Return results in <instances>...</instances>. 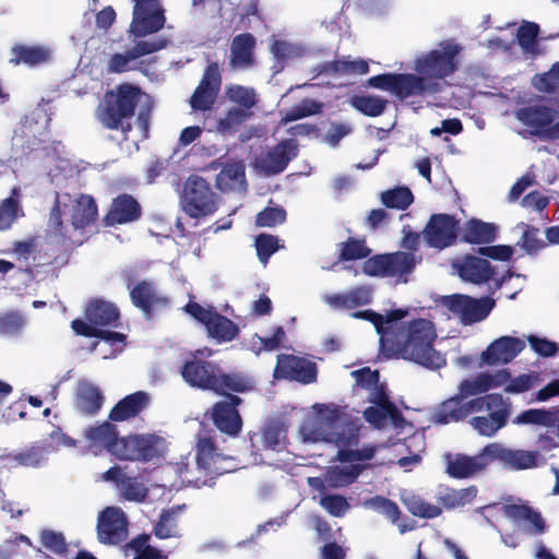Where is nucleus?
Segmentation results:
<instances>
[{
    "label": "nucleus",
    "mask_w": 559,
    "mask_h": 559,
    "mask_svg": "<svg viewBox=\"0 0 559 559\" xmlns=\"http://www.w3.org/2000/svg\"><path fill=\"white\" fill-rule=\"evenodd\" d=\"M485 380L484 372L462 380L459 392L437 407L432 421L448 425L463 421L472 414L486 413L472 417L468 424L480 436L493 437L508 424L511 404L499 393L486 394L489 389Z\"/></svg>",
    "instance_id": "obj_1"
},
{
    "label": "nucleus",
    "mask_w": 559,
    "mask_h": 559,
    "mask_svg": "<svg viewBox=\"0 0 559 559\" xmlns=\"http://www.w3.org/2000/svg\"><path fill=\"white\" fill-rule=\"evenodd\" d=\"M143 98H145V105L140 108L135 122L141 131L142 139H147L150 134L153 102L151 97L135 84L121 83L114 90L107 91L97 107L96 117L106 129L119 130L127 139L128 134L132 131L130 120L134 117L136 108L140 106Z\"/></svg>",
    "instance_id": "obj_2"
},
{
    "label": "nucleus",
    "mask_w": 559,
    "mask_h": 559,
    "mask_svg": "<svg viewBox=\"0 0 559 559\" xmlns=\"http://www.w3.org/2000/svg\"><path fill=\"white\" fill-rule=\"evenodd\" d=\"M437 337L433 323L427 319H414L397 333H384L380 342L382 354L388 357H401L429 369H440L447 360L435 348Z\"/></svg>",
    "instance_id": "obj_3"
},
{
    "label": "nucleus",
    "mask_w": 559,
    "mask_h": 559,
    "mask_svg": "<svg viewBox=\"0 0 559 559\" xmlns=\"http://www.w3.org/2000/svg\"><path fill=\"white\" fill-rule=\"evenodd\" d=\"M404 237L401 247L408 250L396 251L392 253L376 254L364 261L362 273L371 277H393L407 276L416 264L421 261V257H416L414 252L419 249L420 234L403 228Z\"/></svg>",
    "instance_id": "obj_4"
},
{
    "label": "nucleus",
    "mask_w": 559,
    "mask_h": 559,
    "mask_svg": "<svg viewBox=\"0 0 559 559\" xmlns=\"http://www.w3.org/2000/svg\"><path fill=\"white\" fill-rule=\"evenodd\" d=\"M335 409L332 412L328 428L322 431V440L338 448L336 460L342 463L368 461L376 452V445L354 449L359 443V428L350 420L342 418Z\"/></svg>",
    "instance_id": "obj_5"
},
{
    "label": "nucleus",
    "mask_w": 559,
    "mask_h": 559,
    "mask_svg": "<svg viewBox=\"0 0 559 559\" xmlns=\"http://www.w3.org/2000/svg\"><path fill=\"white\" fill-rule=\"evenodd\" d=\"M515 119L525 127L519 131L523 139L559 140V111L544 104H528L514 111Z\"/></svg>",
    "instance_id": "obj_6"
},
{
    "label": "nucleus",
    "mask_w": 559,
    "mask_h": 559,
    "mask_svg": "<svg viewBox=\"0 0 559 559\" xmlns=\"http://www.w3.org/2000/svg\"><path fill=\"white\" fill-rule=\"evenodd\" d=\"M462 47L454 40H443L438 49H432L416 58L414 70L425 81L433 82L452 75L459 68L457 57Z\"/></svg>",
    "instance_id": "obj_7"
},
{
    "label": "nucleus",
    "mask_w": 559,
    "mask_h": 559,
    "mask_svg": "<svg viewBox=\"0 0 559 559\" xmlns=\"http://www.w3.org/2000/svg\"><path fill=\"white\" fill-rule=\"evenodd\" d=\"M109 454L120 461L151 462L163 456L165 452V439L154 435L117 436L115 442L109 445Z\"/></svg>",
    "instance_id": "obj_8"
},
{
    "label": "nucleus",
    "mask_w": 559,
    "mask_h": 559,
    "mask_svg": "<svg viewBox=\"0 0 559 559\" xmlns=\"http://www.w3.org/2000/svg\"><path fill=\"white\" fill-rule=\"evenodd\" d=\"M180 203L189 217H205L216 212L217 195L204 178L192 175L183 183Z\"/></svg>",
    "instance_id": "obj_9"
},
{
    "label": "nucleus",
    "mask_w": 559,
    "mask_h": 559,
    "mask_svg": "<svg viewBox=\"0 0 559 559\" xmlns=\"http://www.w3.org/2000/svg\"><path fill=\"white\" fill-rule=\"evenodd\" d=\"M441 302L451 313L459 317L465 325L485 320L496 305L490 297L477 299L460 294L444 296Z\"/></svg>",
    "instance_id": "obj_10"
},
{
    "label": "nucleus",
    "mask_w": 559,
    "mask_h": 559,
    "mask_svg": "<svg viewBox=\"0 0 559 559\" xmlns=\"http://www.w3.org/2000/svg\"><path fill=\"white\" fill-rule=\"evenodd\" d=\"M218 371V364L202 358L199 350L190 354L179 369L190 386L209 391H213Z\"/></svg>",
    "instance_id": "obj_11"
},
{
    "label": "nucleus",
    "mask_w": 559,
    "mask_h": 559,
    "mask_svg": "<svg viewBox=\"0 0 559 559\" xmlns=\"http://www.w3.org/2000/svg\"><path fill=\"white\" fill-rule=\"evenodd\" d=\"M273 377L302 384L317 381L318 367L314 361L293 354H280L276 359Z\"/></svg>",
    "instance_id": "obj_12"
},
{
    "label": "nucleus",
    "mask_w": 559,
    "mask_h": 559,
    "mask_svg": "<svg viewBox=\"0 0 559 559\" xmlns=\"http://www.w3.org/2000/svg\"><path fill=\"white\" fill-rule=\"evenodd\" d=\"M128 518L118 507L105 508L97 518V539L103 545H120L128 537Z\"/></svg>",
    "instance_id": "obj_13"
},
{
    "label": "nucleus",
    "mask_w": 559,
    "mask_h": 559,
    "mask_svg": "<svg viewBox=\"0 0 559 559\" xmlns=\"http://www.w3.org/2000/svg\"><path fill=\"white\" fill-rule=\"evenodd\" d=\"M287 424L281 418H270L259 431L249 435L251 454L263 451H282L287 443Z\"/></svg>",
    "instance_id": "obj_14"
},
{
    "label": "nucleus",
    "mask_w": 559,
    "mask_h": 559,
    "mask_svg": "<svg viewBox=\"0 0 559 559\" xmlns=\"http://www.w3.org/2000/svg\"><path fill=\"white\" fill-rule=\"evenodd\" d=\"M134 2L130 28L135 37L156 33L164 27L165 15L159 0H134Z\"/></svg>",
    "instance_id": "obj_15"
},
{
    "label": "nucleus",
    "mask_w": 559,
    "mask_h": 559,
    "mask_svg": "<svg viewBox=\"0 0 559 559\" xmlns=\"http://www.w3.org/2000/svg\"><path fill=\"white\" fill-rule=\"evenodd\" d=\"M459 228L453 215L439 213L430 216L421 234L429 247L442 250L455 243Z\"/></svg>",
    "instance_id": "obj_16"
},
{
    "label": "nucleus",
    "mask_w": 559,
    "mask_h": 559,
    "mask_svg": "<svg viewBox=\"0 0 559 559\" xmlns=\"http://www.w3.org/2000/svg\"><path fill=\"white\" fill-rule=\"evenodd\" d=\"M132 305L139 309L146 319H152L158 310L169 307V297L163 295L153 281L136 282L129 290Z\"/></svg>",
    "instance_id": "obj_17"
},
{
    "label": "nucleus",
    "mask_w": 559,
    "mask_h": 559,
    "mask_svg": "<svg viewBox=\"0 0 559 559\" xmlns=\"http://www.w3.org/2000/svg\"><path fill=\"white\" fill-rule=\"evenodd\" d=\"M242 399L235 394H228L226 400L216 402L211 412L213 425L221 432L229 437H238L242 430L243 421L238 411Z\"/></svg>",
    "instance_id": "obj_18"
},
{
    "label": "nucleus",
    "mask_w": 559,
    "mask_h": 559,
    "mask_svg": "<svg viewBox=\"0 0 559 559\" xmlns=\"http://www.w3.org/2000/svg\"><path fill=\"white\" fill-rule=\"evenodd\" d=\"M222 86V73L218 62H211L204 70L203 76L194 90L190 105L192 109L206 111L210 110Z\"/></svg>",
    "instance_id": "obj_19"
},
{
    "label": "nucleus",
    "mask_w": 559,
    "mask_h": 559,
    "mask_svg": "<svg viewBox=\"0 0 559 559\" xmlns=\"http://www.w3.org/2000/svg\"><path fill=\"white\" fill-rule=\"evenodd\" d=\"M140 202L129 193H120L111 200L103 222L107 227L134 223L142 217Z\"/></svg>",
    "instance_id": "obj_20"
},
{
    "label": "nucleus",
    "mask_w": 559,
    "mask_h": 559,
    "mask_svg": "<svg viewBox=\"0 0 559 559\" xmlns=\"http://www.w3.org/2000/svg\"><path fill=\"white\" fill-rule=\"evenodd\" d=\"M195 460L198 468L203 471L204 475L210 476L211 479L217 475L229 472L226 462L230 460V457L219 452L212 438L205 437L199 439Z\"/></svg>",
    "instance_id": "obj_21"
},
{
    "label": "nucleus",
    "mask_w": 559,
    "mask_h": 559,
    "mask_svg": "<svg viewBox=\"0 0 559 559\" xmlns=\"http://www.w3.org/2000/svg\"><path fill=\"white\" fill-rule=\"evenodd\" d=\"M525 342L514 336H501L481 353V365L496 366L512 361L523 349Z\"/></svg>",
    "instance_id": "obj_22"
},
{
    "label": "nucleus",
    "mask_w": 559,
    "mask_h": 559,
    "mask_svg": "<svg viewBox=\"0 0 559 559\" xmlns=\"http://www.w3.org/2000/svg\"><path fill=\"white\" fill-rule=\"evenodd\" d=\"M491 463L490 455L486 452V445L476 455L469 456L457 453L454 456L448 455L447 473L452 478H469L484 471Z\"/></svg>",
    "instance_id": "obj_23"
},
{
    "label": "nucleus",
    "mask_w": 559,
    "mask_h": 559,
    "mask_svg": "<svg viewBox=\"0 0 559 559\" xmlns=\"http://www.w3.org/2000/svg\"><path fill=\"white\" fill-rule=\"evenodd\" d=\"M491 462L498 461L511 469H527L537 466V453L526 450H511L498 442L486 445Z\"/></svg>",
    "instance_id": "obj_24"
},
{
    "label": "nucleus",
    "mask_w": 559,
    "mask_h": 559,
    "mask_svg": "<svg viewBox=\"0 0 559 559\" xmlns=\"http://www.w3.org/2000/svg\"><path fill=\"white\" fill-rule=\"evenodd\" d=\"M296 156L297 145L293 140H284L258 158L257 167L265 175H277L284 171L289 162Z\"/></svg>",
    "instance_id": "obj_25"
},
{
    "label": "nucleus",
    "mask_w": 559,
    "mask_h": 559,
    "mask_svg": "<svg viewBox=\"0 0 559 559\" xmlns=\"http://www.w3.org/2000/svg\"><path fill=\"white\" fill-rule=\"evenodd\" d=\"M48 453L47 445L35 441L2 455V461L12 468H39L46 464Z\"/></svg>",
    "instance_id": "obj_26"
},
{
    "label": "nucleus",
    "mask_w": 559,
    "mask_h": 559,
    "mask_svg": "<svg viewBox=\"0 0 559 559\" xmlns=\"http://www.w3.org/2000/svg\"><path fill=\"white\" fill-rule=\"evenodd\" d=\"M440 84L438 82H427L420 74L396 73L393 95L404 100L409 97L424 96L426 93H438Z\"/></svg>",
    "instance_id": "obj_27"
},
{
    "label": "nucleus",
    "mask_w": 559,
    "mask_h": 559,
    "mask_svg": "<svg viewBox=\"0 0 559 559\" xmlns=\"http://www.w3.org/2000/svg\"><path fill=\"white\" fill-rule=\"evenodd\" d=\"M453 266L462 280L473 284H483L495 280V269L489 261L476 255L466 254Z\"/></svg>",
    "instance_id": "obj_28"
},
{
    "label": "nucleus",
    "mask_w": 559,
    "mask_h": 559,
    "mask_svg": "<svg viewBox=\"0 0 559 559\" xmlns=\"http://www.w3.org/2000/svg\"><path fill=\"white\" fill-rule=\"evenodd\" d=\"M105 396L100 389L88 382L80 381L74 394V409L82 416H95L103 407Z\"/></svg>",
    "instance_id": "obj_29"
},
{
    "label": "nucleus",
    "mask_w": 559,
    "mask_h": 559,
    "mask_svg": "<svg viewBox=\"0 0 559 559\" xmlns=\"http://www.w3.org/2000/svg\"><path fill=\"white\" fill-rule=\"evenodd\" d=\"M51 59V49L41 45L14 44L10 49L9 63L24 64L28 68L48 63Z\"/></svg>",
    "instance_id": "obj_30"
},
{
    "label": "nucleus",
    "mask_w": 559,
    "mask_h": 559,
    "mask_svg": "<svg viewBox=\"0 0 559 559\" xmlns=\"http://www.w3.org/2000/svg\"><path fill=\"white\" fill-rule=\"evenodd\" d=\"M150 404V395L136 391L121 399L109 412L110 421L119 423L139 416Z\"/></svg>",
    "instance_id": "obj_31"
},
{
    "label": "nucleus",
    "mask_w": 559,
    "mask_h": 559,
    "mask_svg": "<svg viewBox=\"0 0 559 559\" xmlns=\"http://www.w3.org/2000/svg\"><path fill=\"white\" fill-rule=\"evenodd\" d=\"M213 392L228 395L229 392L246 393L255 389V380L243 371L224 372L221 368L217 372Z\"/></svg>",
    "instance_id": "obj_32"
},
{
    "label": "nucleus",
    "mask_w": 559,
    "mask_h": 559,
    "mask_svg": "<svg viewBox=\"0 0 559 559\" xmlns=\"http://www.w3.org/2000/svg\"><path fill=\"white\" fill-rule=\"evenodd\" d=\"M255 37L251 33L236 35L230 45L229 66L234 69H248L254 64Z\"/></svg>",
    "instance_id": "obj_33"
},
{
    "label": "nucleus",
    "mask_w": 559,
    "mask_h": 559,
    "mask_svg": "<svg viewBox=\"0 0 559 559\" xmlns=\"http://www.w3.org/2000/svg\"><path fill=\"white\" fill-rule=\"evenodd\" d=\"M86 321L97 326H111L119 325L120 311L112 302L104 299H92L84 311Z\"/></svg>",
    "instance_id": "obj_34"
},
{
    "label": "nucleus",
    "mask_w": 559,
    "mask_h": 559,
    "mask_svg": "<svg viewBox=\"0 0 559 559\" xmlns=\"http://www.w3.org/2000/svg\"><path fill=\"white\" fill-rule=\"evenodd\" d=\"M503 514L515 523L528 524L527 532L531 535H540L546 531V523L540 512L527 504H506L503 506Z\"/></svg>",
    "instance_id": "obj_35"
},
{
    "label": "nucleus",
    "mask_w": 559,
    "mask_h": 559,
    "mask_svg": "<svg viewBox=\"0 0 559 559\" xmlns=\"http://www.w3.org/2000/svg\"><path fill=\"white\" fill-rule=\"evenodd\" d=\"M98 216L95 199L88 194H80L72 204L71 224L74 229H84L93 225Z\"/></svg>",
    "instance_id": "obj_36"
},
{
    "label": "nucleus",
    "mask_w": 559,
    "mask_h": 559,
    "mask_svg": "<svg viewBox=\"0 0 559 559\" xmlns=\"http://www.w3.org/2000/svg\"><path fill=\"white\" fill-rule=\"evenodd\" d=\"M364 507L382 514L392 524L397 525L401 534L414 530L413 525H406L405 523L400 522V519L402 516L401 509L396 502L389 498H385L383 496L371 497L364 501Z\"/></svg>",
    "instance_id": "obj_37"
},
{
    "label": "nucleus",
    "mask_w": 559,
    "mask_h": 559,
    "mask_svg": "<svg viewBox=\"0 0 559 559\" xmlns=\"http://www.w3.org/2000/svg\"><path fill=\"white\" fill-rule=\"evenodd\" d=\"M326 300L333 308L354 309L369 305L372 300V290L369 286H357L344 294L328 296Z\"/></svg>",
    "instance_id": "obj_38"
},
{
    "label": "nucleus",
    "mask_w": 559,
    "mask_h": 559,
    "mask_svg": "<svg viewBox=\"0 0 559 559\" xmlns=\"http://www.w3.org/2000/svg\"><path fill=\"white\" fill-rule=\"evenodd\" d=\"M497 233L498 229L495 224L472 218L464 226L462 240L476 245L490 243L497 238Z\"/></svg>",
    "instance_id": "obj_39"
},
{
    "label": "nucleus",
    "mask_w": 559,
    "mask_h": 559,
    "mask_svg": "<svg viewBox=\"0 0 559 559\" xmlns=\"http://www.w3.org/2000/svg\"><path fill=\"white\" fill-rule=\"evenodd\" d=\"M186 509V506H174L164 509L159 515L158 521L154 525L153 533L159 539H168L179 537L178 522L179 516Z\"/></svg>",
    "instance_id": "obj_40"
},
{
    "label": "nucleus",
    "mask_w": 559,
    "mask_h": 559,
    "mask_svg": "<svg viewBox=\"0 0 559 559\" xmlns=\"http://www.w3.org/2000/svg\"><path fill=\"white\" fill-rule=\"evenodd\" d=\"M205 328L209 336L219 343L231 342L240 332L239 326L233 320L216 311Z\"/></svg>",
    "instance_id": "obj_41"
},
{
    "label": "nucleus",
    "mask_w": 559,
    "mask_h": 559,
    "mask_svg": "<svg viewBox=\"0 0 559 559\" xmlns=\"http://www.w3.org/2000/svg\"><path fill=\"white\" fill-rule=\"evenodd\" d=\"M364 471L362 465L331 466L325 473V481L331 488H341L352 485Z\"/></svg>",
    "instance_id": "obj_42"
},
{
    "label": "nucleus",
    "mask_w": 559,
    "mask_h": 559,
    "mask_svg": "<svg viewBox=\"0 0 559 559\" xmlns=\"http://www.w3.org/2000/svg\"><path fill=\"white\" fill-rule=\"evenodd\" d=\"M557 408H530L520 413L513 423L516 425H537L546 428H554L556 425Z\"/></svg>",
    "instance_id": "obj_43"
},
{
    "label": "nucleus",
    "mask_w": 559,
    "mask_h": 559,
    "mask_svg": "<svg viewBox=\"0 0 559 559\" xmlns=\"http://www.w3.org/2000/svg\"><path fill=\"white\" fill-rule=\"evenodd\" d=\"M402 502L406 510L416 518L435 519L442 513V509L439 506L427 502L418 495L403 496Z\"/></svg>",
    "instance_id": "obj_44"
},
{
    "label": "nucleus",
    "mask_w": 559,
    "mask_h": 559,
    "mask_svg": "<svg viewBox=\"0 0 559 559\" xmlns=\"http://www.w3.org/2000/svg\"><path fill=\"white\" fill-rule=\"evenodd\" d=\"M119 431L112 423L104 421L97 426H91L84 431V436L93 444L102 445L109 453V445L116 441Z\"/></svg>",
    "instance_id": "obj_45"
},
{
    "label": "nucleus",
    "mask_w": 559,
    "mask_h": 559,
    "mask_svg": "<svg viewBox=\"0 0 559 559\" xmlns=\"http://www.w3.org/2000/svg\"><path fill=\"white\" fill-rule=\"evenodd\" d=\"M388 100L376 95H354L350 105L359 112L368 117L381 116L388 106Z\"/></svg>",
    "instance_id": "obj_46"
},
{
    "label": "nucleus",
    "mask_w": 559,
    "mask_h": 559,
    "mask_svg": "<svg viewBox=\"0 0 559 559\" xmlns=\"http://www.w3.org/2000/svg\"><path fill=\"white\" fill-rule=\"evenodd\" d=\"M340 253L338 261H354V260H368L371 253V249L366 245V240L364 238L358 239L354 237H349L346 241H343L338 245Z\"/></svg>",
    "instance_id": "obj_47"
},
{
    "label": "nucleus",
    "mask_w": 559,
    "mask_h": 559,
    "mask_svg": "<svg viewBox=\"0 0 559 559\" xmlns=\"http://www.w3.org/2000/svg\"><path fill=\"white\" fill-rule=\"evenodd\" d=\"M22 212L20 205V189L14 187L11 195L0 203V230L11 227L13 222L19 217ZM23 215V213H21Z\"/></svg>",
    "instance_id": "obj_48"
},
{
    "label": "nucleus",
    "mask_w": 559,
    "mask_h": 559,
    "mask_svg": "<svg viewBox=\"0 0 559 559\" xmlns=\"http://www.w3.org/2000/svg\"><path fill=\"white\" fill-rule=\"evenodd\" d=\"M538 34L539 25L535 22H523L516 32V39L519 46L526 53L533 56L539 52L538 49Z\"/></svg>",
    "instance_id": "obj_49"
},
{
    "label": "nucleus",
    "mask_w": 559,
    "mask_h": 559,
    "mask_svg": "<svg viewBox=\"0 0 559 559\" xmlns=\"http://www.w3.org/2000/svg\"><path fill=\"white\" fill-rule=\"evenodd\" d=\"M39 542L49 552L60 557H68L69 544L62 532L43 528L39 533Z\"/></svg>",
    "instance_id": "obj_50"
},
{
    "label": "nucleus",
    "mask_w": 559,
    "mask_h": 559,
    "mask_svg": "<svg viewBox=\"0 0 559 559\" xmlns=\"http://www.w3.org/2000/svg\"><path fill=\"white\" fill-rule=\"evenodd\" d=\"M322 71L328 74H367L369 64L365 60H332L323 64Z\"/></svg>",
    "instance_id": "obj_51"
},
{
    "label": "nucleus",
    "mask_w": 559,
    "mask_h": 559,
    "mask_svg": "<svg viewBox=\"0 0 559 559\" xmlns=\"http://www.w3.org/2000/svg\"><path fill=\"white\" fill-rule=\"evenodd\" d=\"M414 201V195L407 187H396L381 193V202L388 209L406 210Z\"/></svg>",
    "instance_id": "obj_52"
},
{
    "label": "nucleus",
    "mask_w": 559,
    "mask_h": 559,
    "mask_svg": "<svg viewBox=\"0 0 559 559\" xmlns=\"http://www.w3.org/2000/svg\"><path fill=\"white\" fill-rule=\"evenodd\" d=\"M394 412L395 413L393 414L386 409H383L382 407L373 405L365 409L364 417L369 424L373 425L374 427H381L384 420L386 418H390V420L396 428H401L403 427V424L405 421L404 416L399 408H394Z\"/></svg>",
    "instance_id": "obj_53"
},
{
    "label": "nucleus",
    "mask_w": 559,
    "mask_h": 559,
    "mask_svg": "<svg viewBox=\"0 0 559 559\" xmlns=\"http://www.w3.org/2000/svg\"><path fill=\"white\" fill-rule=\"evenodd\" d=\"M518 226L523 228L520 245L528 255H536L547 247V240L545 241L539 237V229L537 227L524 223Z\"/></svg>",
    "instance_id": "obj_54"
},
{
    "label": "nucleus",
    "mask_w": 559,
    "mask_h": 559,
    "mask_svg": "<svg viewBox=\"0 0 559 559\" xmlns=\"http://www.w3.org/2000/svg\"><path fill=\"white\" fill-rule=\"evenodd\" d=\"M119 489L123 499L134 502H143L148 493L144 484L133 476H123Z\"/></svg>",
    "instance_id": "obj_55"
},
{
    "label": "nucleus",
    "mask_w": 559,
    "mask_h": 559,
    "mask_svg": "<svg viewBox=\"0 0 559 559\" xmlns=\"http://www.w3.org/2000/svg\"><path fill=\"white\" fill-rule=\"evenodd\" d=\"M226 97L229 102L237 104L242 109H251L257 104L255 92L252 87L231 84L226 87Z\"/></svg>",
    "instance_id": "obj_56"
},
{
    "label": "nucleus",
    "mask_w": 559,
    "mask_h": 559,
    "mask_svg": "<svg viewBox=\"0 0 559 559\" xmlns=\"http://www.w3.org/2000/svg\"><path fill=\"white\" fill-rule=\"evenodd\" d=\"M532 82L533 86L542 93H556L559 90V61L555 62L548 71L534 75Z\"/></svg>",
    "instance_id": "obj_57"
},
{
    "label": "nucleus",
    "mask_w": 559,
    "mask_h": 559,
    "mask_svg": "<svg viewBox=\"0 0 559 559\" xmlns=\"http://www.w3.org/2000/svg\"><path fill=\"white\" fill-rule=\"evenodd\" d=\"M319 504L334 518H343L350 509L347 498L338 493L321 495Z\"/></svg>",
    "instance_id": "obj_58"
},
{
    "label": "nucleus",
    "mask_w": 559,
    "mask_h": 559,
    "mask_svg": "<svg viewBox=\"0 0 559 559\" xmlns=\"http://www.w3.org/2000/svg\"><path fill=\"white\" fill-rule=\"evenodd\" d=\"M49 227L55 237L58 238V242L62 246H70V238L64 233L62 212L60 207L59 194H56V200L50 209L49 214Z\"/></svg>",
    "instance_id": "obj_59"
},
{
    "label": "nucleus",
    "mask_w": 559,
    "mask_h": 559,
    "mask_svg": "<svg viewBox=\"0 0 559 559\" xmlns=\"http://www.w3.org/2000/svg\"><path fill=\"white\" fill-rule=\"evenodd\" d=\"M254 246L259 261L263 264H266L271 255L280 249L278 238L270 234L258 235Z\"/></svg>",
    "instance_id": "obj_60"
},
{
    "label": "nucleus",
    "mask_w": 559,
    "mask_h": 559,
    "mask_svg": "<svg viewBox=\"0 0 559 559\" xmlns=\"http://www.w3.org/2000/svg\"><path fill=\"white\" fill-rule=\"evenodd\" d=\"M286 219V211L281 206H266L255 216V225L259 227H274Z\"/></svg>",
    "instance_id": "obj_61"
},
{
    "label": "nucleus",
    "mask_w": 559,
    "mask_h": 559,
    "mask_svg": "<svg viewBox=\"0 0 559 559\" xmlns=\"http://www.w3.org/2000/svg\"><path fill=\"white\" fill-rule=\"evenodd\" d=\"M321 105L313 99L305 98L283 117L284 122H292L319 112Z\"/></svg>",
    "instance_id": "obj_62"
},
{
    "label": "nucleus",
    "mask_w": 559,
    "mask_h": 559,
    "mask_svg": "<svg viewBox=\"0 0 559 559\" xmlns=\"http://www.w3.org/2000/svg\"><path fill=\"white\" fill-rule=\"evenodd\" d=\"M250 114L242 108H230L226 115L217 122V129L221 132H230L240 126Z\"/></svg>",
    "instance_id": "obj_63"
},
{
    "label": "nucleus",
    "mask_w": 559,
    "mask_h": 559,
    "mask_svg": "<svg viewBox=\"0 0 559 559\" xmlns=\"http://www.w3.org/2000/svg\"><path fill=\"white\" fill-rule=\"evenodd\" d=\"M219 183L234 187L245 180V167L241 163L227 164L217 176Z\"/></svg>",
    "instance_id": "obj_64"
}]
</instances>
